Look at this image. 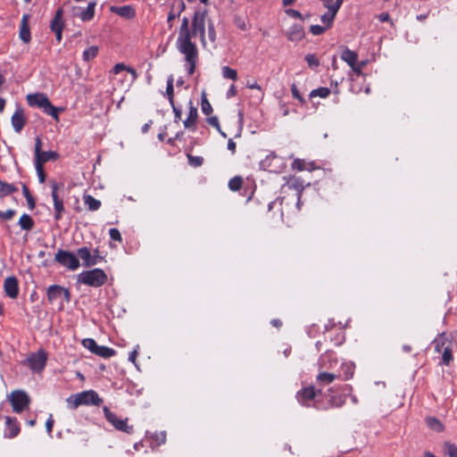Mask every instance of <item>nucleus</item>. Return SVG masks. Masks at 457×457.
Segmentation results:
<instances>
[{"label": "nucleus", "instance_id": "1", "mask_svg": "<svg viewBox=\"0 0 457 457\" xmlns=\"http://www.w3.org/2000/svg\"><path fill=\"white\" fill-rule=\"evenodd\" d=\"M322 395L320 389H316L313 386H304L296 393V399L299 403L305 407H313L322 409L321 403L317 399Z\"/></svg>", "mask_w": 457, "mask_h": 457}, {"label": "nucleus", "instance_id": "2", "mask_svg": "<svg viewBox=\"0 0 457 457\" xmlns=\"http://www.w3.org/2000/svg\"><path fill=\"white\" fill-rule=\"evenodd\" d=\"M108 280L106 273L101 269H93L82 271L78 275V283H81L93 287H99L104 285Z\"/></svg>", "mask_w": 457, "mask_h": 457}, {"label": "nucleus", "instance_id": "3", "mask_svg": "<svg viewBox=\"0 0 457 457\" xmlns=\"http://www.w3.org/2000/svg\"><path fill=\"white\" fill-rule=\"evenodd\" d=\"M352 387L348 385L343 386L340 390L335 387H330L326 394L328 398V406H322L324 410L328 408H340L346 401L347 392H351Z\"/></svg>", "mask_w": 457, "mask_h": 457}, {"label": "nucleus", "instance_id": "4", "mask_svg": "<svg viewBox=\"0 0 457 457\" xmlns=\"http://www.w3.org/2000/svg\"><path fill=\"white\" fill-rule=\"evenodd\" d=\"M47 358V353L40 349L36 353H31L24 361L23 364L27 365L33 372L40 373L46 365Z\"/></svg>", "mask_w": 457, "mask_h": 457}, {"label": "nucleus", "instance_id": "5", "mask_svg": "<svg viewBox=\"0 0 457 457\" xmlns=\"http://www.w3.org/2000/svg\"><path fill=\"white\" fill-rule=\"evenodd\" d=\"M54 261L71 270H77L80 265L79 260L75 253L62 249L57 251Z\"/></svg>", "mask_w": 457, "mask_h": 457}, {"label": "nucleus", "instance_id": "6", "mask_svg": "<svg viewBox=\"0 0 457 457\" xmlns=\"http://www.w3.org/2000/svg\"><path fill=\"white\" fill-rule=\"evenodd\" d=\"M206 11H195L192 19L191 37L200 36L203 44L205 43V15Z\"/></svg>", "mask_w": 457, "mask_h": 457}, {"label": "nucleus", "instance_id": "7", "mask_svg": "<svg viewBox=\"0 0 457 457\" xmlns=\"http://www.w3.org/2000/svg\"><path fill=\"white\" fill-rule=\"evenodd\" d=\"M10 402L14 412L20 413L29 407V396L21 390H15L10 395Z\"/></svg>", "mask_w": 457, "mask_h": 457}, {"label": "nucleus", "instance_id": "8", "mask_svg": "<svg viewBox=\"0 0 457 457\" xmlns=\"http://www.w3.org/2000/svg\"><path fill=\"white\" fill-rule=\"evenodd\" d=\"M82 345L91 353L103 358H110L115 355L114 349L104 345L100 346L93 338L83 339Z\"/></svg>", "mask_w": 457, "mask_h": 457}, {"label": "nucleus", "instance_id": "9", "mask_svg": "<svg viewBox=\"0 0 457 457\" xmlns=\"http://www.w3.org/2000/svg\"><path fill=\"white\" fill-rule=\"evenodd\" d=\"M104 413L105 419L118 430L131 434L133 432V427L127 424L128 419L120 420L117 418L115 413L110 411L107 406H104Z\"/></svg>", "mask_w": 457, "mask_h": 457}, {"label": "nucleus", "instance_id": "10", "mask_svg": "<svg viewBox=\"0 0 457 457\" xmlns=\"http://www.w3.org/2000/svg\"><path fill=\"white\" fill-rule=\"evenodd\" d=\"M195 46L191 41V31L189 29V21L187 17L182 19V23L179 28V37L177 39V46L185 47V46Z\"/></svg>", "mask_w": 457, "mask_h": 457}, {"label": "nucleus", "instance_id": "11", "mask_svg": "<svg viewBox=\"0 0 457 457\" xmlns=\"http://www.w3.org/2000/svg\"><path fill=\"white\" fill-rule=\"evenodd\" d=\"M179 51L185 55L186 61L188 62L187 71L192 75L195 71L198 51L196 46L179 47Z\"/></svg>", "mask_w": 457, "mask_h": 457}, {"label": "nucleus", "instance_id": "12", "mask_svg": "<svg viewBox=\"0 0 457 457\" xmlns=\"http://www.w3.org/2000/svg\"><path fill=\"white\" fill-rule=\"evenodd\" d=\"M52 198L54 201V219L59 220L62 219V213L64 211L63 201L60 198L58 195L59 187H62V183H57L55 181H52Z\"/></svg>", "mask_w": 457, "mask_h": 457}, {"label": "nucleus", "instance_id": "13", "mask_svg": "<svg viewBox=\"0 0 457 457\" xmlns=\"http://www.w3.org/2000/svg\"><path fill=\"white\" fill-rule=\"evenodd\" d=\"M63 10L59 8L54 14V19L50 23V29L55 33L56 40L61 42L62 37V29L64 28V22L62 21Z\"/></svg>", "mask_w": 457, "mask_h": 457}, {"label": "nucleus", "instance_id": "14", "mask_svg": "<svg viewBox=\"0 0 457 457\" xmlns=\"http://www.w3.org/2000/svg\"><path fill=\"white\" fill-rule=\"evenodd\" d=\"M12 126L15 132L20 133L24 128L27 119L22 107L18 106L11 118Z\"/></svg>", "mask_w": 457, "mask_h": 457}, {"label": "nucleus", "instance_id": "15", "mask_svg": "<svg viewBox=\"0 0 457 457\" xmlns=\"http://www.w3.org/2000/svg\"><path fill=\"white\" fill-rule=\"evenodd\" d=\"M29 20L30 15L29 13H25L23 14L21 21L19 37L21 40L25 44H28L31 41Z\"/></svg>", "mask_w": 457, "mask_h": 457}, {"label": "nucleus", "instance_id": "16", "mask_svg": "<svg viewBox=\"0 0 457 457\" xmlns=\"http://www.w3.org/2000/svg\"><path fill=\"white\" fill-rule=\"evenodd\" d=\"M96 4V2H91L85 10H82L80 7H74L72 10L73 16L79 17L83 21H89L93 20L95 16Z\"/></svg>", "mask_w": 457, "mask_h": 457}, {"label": "nucleus", "instance_id": "17", "mask_svg": "<svg viewBox=\"0 0 457 457\" xmlns=\"http://www.w3.org/2000/svg\"><path fill=\"white\" fill-rule=\"evenodd\" d=\"M4 292L7 296L14 299L19 295V282L16 277L11 276L5 278L4 283Z\"/></svg>", "mask_w": 457, "mask_h": 457}, {"label": "nucleus", "instance_id": "18", "mask_svg": "<svg viewBox=\"0 0 457 457\" xmlns=\"http://www.w3.org/2000/svg\"><path fill=\"white\" fill-rule=\"evenodd\" d=\"M82 405H96L99 406L103 400L99 397L98 394L94 390H88L79 393Z\"/></svg>", "mask_w": 457, "mask_h": 457}, {"label": "nucleus", "instance_id": "19", "mask_svg": "<svg viewBox=\"0 0 457 457\" xmlns=\"http://www.w3.org/2000/svg\"><path fill=\"white\" fill-rule=\"evenodd\" d=\"M27 101L30 106H37L42 110H44L50 103L48 97L43 93L28 95Z\"/></svg>", "mask_w": 457, "mask_h": 457}, {"label": "nucleus", "instance_id": "20", "mask_svg": "<svg viewBox=\"0 0 457 457\" xmlns=\"http://www.w3.org/2000/svg\"><path fill=\"white\" fill-rule=\"evenodd\" d=\"M6 430L4 436L8 438H13L20 433V424L16 418L5 417Z\"/></svg>", "mask_w": 457, "mask_h": 457}, {"label": "nucleus", "instance_id": "21", "mask_svg": "<svg viewBox=\"0 0 457 457\" xmlns=\"http://www.w3.org/2000/svg\"><path fill=\"white\" fill-rule=\"evenodd\" d=\"M286 186L288 188L295 189L297 192V207L300 208L301 197L304 189L303 181L297 177L292 176L287 181Z\"/></svg>", "mask_w": 457, "mask_h": 457}, {"label": "nucleus", "instance_id": "22", "mask_svg": "<svg viewBox=\"0 0 457 457\" xmlns=\"http://www.w3.org/2000/svg\"><path fill=\"white\" fill-rule=\"evenodd\" d=\"M186 4L183 0H175L170 5V11L168 14L167 22L170 27H172V21L179 17L180 13L185 10Z\"/></svg>", "mask_w": 457, "mask_h": 457}, {"label": "nucleus", "instance_id": "23", "mask_svg": "<svg viewBox=\"0 0 457 457\" xmlns=\"http://www.w3.org/2000/svg\"><path fill=\"white\" fill-rule=\"evenodd\" d=\"M288 40L292 42H299L305 37L303 27L300 24H294L286 33Z\"/></svg>", "mask_w": 457, "mask_h": 457}, {"label": "nucleus", "instance_id": "24", "mask_svg": "<svg viewBox=\"0 0 457 457\" xmlns=\"http://www.w3.org/2000/svg\"><path fill=\"white\" fill-rule=\"evenodd\" d=\"M110 11L122 18L133 19L136 16L135 9L131 5L111 6Z\"/></svg>", "mask_w": 457, "mask_h": 457}, {"label": "nucleus", "instance_id": "25", "mask_svg": "<svg viewBox=\"0 0 457 457\" xmlns=\"http://www.w3.org/2000/svg\"><path fill=\"white\" fill-rule=\"evenodd\" d=\"M77 254L83 261L82 265L84 267H92L96 265V260L92 257V253L90 248L87 246L80 247L77 250Z\"/></svg>", "mask_w": 457, "mask_h": 457}, {"label": "nucleus", "instance_id": "26", "mask_svg": "<svg viewBox=\"0 0 457 457\" xmlns=\"http://www.w3.org/2000/svg\"><path fill=\"white\" fill-rule=\"evenodd\" d=\"M59 158V154L54 151H41L40 154L35 156V164L43 165L50 161H56Z\"/></svg>", "mask_w": 457, "mask_h": 457}, {"label": "nucleus", "instance_id": "27", "mask_svg": "<svg viewBox=\"0 0 457 457\" xmlns=\"http://www.w3.org/2000/svg\"><path fill=\"white\" fill-rule=\"evenodd\" d=\"M320 363L321 368L332 369L334 366L337 364V360L335 353L331 351H327L320 356Z\"/></svg>", "mask_w": 457, "mask_h": 457}, {"label": "nucleus", "instance_id": "28", "mask_svg": "<svg viewBox=\"0 0 457 457\" xmlns=\"http://www.w3.org/2000/svg\"><path fill=\"white\" fill-rule=\"evenodd\" d=\"M341 58L348 63V65L356 72H360V69H357L355 67L356 65V62H357V58H358V54L348 49V48H345L342 54H341Z\"/></svg>", "mask_w": 457, "mask_h": 457}, {"label": "nucleus", "instance_id": "29", "mask_svg": "<svg viewBox=\"0 0 457 457\" xmlns=\"http://www.w3.org/2000/svg\"><path fill=\"white\" fill-rule=\"evenodd\" d=\"M198 117L197 108L193 105V103L189 102V112L187 118L184 120V126L186 129H195V125Z\"/></svg>", "mask_w": 457, "mask_h": 457}, {"label": "nucleus", "instance_id": "30", "mask_svg": "<svg viewBox=\"0 0 457 457\" xmlns=\"http://www.w3.org/2000/svg\"><path fill=\"white\" fill-rule=\"evenodd\" d=\"M435 351L437 353H440L442 349H445V347L449 344V345H452V342L449 339L448 336L445 332H443L439 334L432 342Z\"/></svg>", "mask_w": 457, "mask_h": 457}, {"label": "nucleus", "instance_id": "31", "mask_svg": "<svg viewBox=\"0 0 457 457\" xmlns=\"http://www.w3.org/2000/svg\"><path fill=\"white\" fill-rule=\"evenodd\" d=\"M338 376L330 372H320L317 377V382L321 386L331 384Z\"/></svg>", "mask_w": 457, "mask_h": 457}, {"label": "nucleus", "instance_id": "32", "mask_svg": "<svg viewBox=\"0 0 457 457\" xmlns=\"http://www.w3.org/2000/svg\"><path fill=\"white\" fill-rule=\"evenodd\" d=\"M61 290L62 287L59 285H52L47 288V299L51 303L62 297Z\"/></svg>", "mask_w": 457, "mask_h": 457}, {"label": "nucleus", "instance_id": "33", "mask_svg": "<svg viewBox=\"0 0 457 457\" xmlns=\"http://www.w3.org/2000/svg\"><path fill=\"white\" fill-rule=\"evenodd\" d=\"M83 200L85 204L87 206L88 211L95 212L97 211L101 207V202L96 198H94L90 195H84Z\"/></svg>", "mask_w": 457, "mask_h": 457}, {"label": "nucleus", "instance_id": "34", "mask_svg": "<svg viewBox=\"0 0 457 457\" xmlns=\"http://www.w3.org/2000/svg\"><path fill=\"white\" fill-rule=\"evenodd\" d=\"M18 224L21 226L22 229L27 231L31 230L35 226L33 219L30 217V215L26 213L21 216Z\"/></svg>", "mask_w": 457, "mask_h": 457}, {"label": "nucleus", "instance_id": "35", "mask_svg": "<svg viewBox=\"0 0 457 457\" xmlns=\"http://www.w3.org/2000/svg\"><path fill=\"white\" fill-rule=\"evenodd\" d=\"M17 190L18 188L14 185L0 180V198L9 195Z\"/></svg>", "mask_w": 457, "mask_h": 457}, {"label": "nucleus", "instance_id": "36", "mask_svg": "<svg viewBox=\"0 0 457 457\" xmlns=\"http://www.w3.org/2000/svg\"><path fill=\"white\" fill-rule=\"evenodd\" d=\"M426 423L430 429L436 432H442L444 430V425L436 417H428L426 419Z\"/></svg>", "mask_w": 457, "mask_h": 457}, {"label": "nucleus", "instance_id": "37", "mask_svg": "<svg viewBox=\"0 0 457 457\" xmlns=\"http://www.w3.org/2000/svg\"><path fill=\"white\" fill-rule=\"evenodd\" d=\"M63 108H58V107H55L54 106L51 102L48 104V105L43 110V112L45 113H46L47 115H50L52 116L55 121H59V113L61 112H63Z\"/></svg>", "mask_w": 457, "mask_h": 457}, {"label": "nucleus", "instance_id": "38", "mask_svg": "<svg viewBox=\"0 0 457 457\" xmlns=\"http://www.w3.org/2000/svg\"><path fill=\"white\" fill-rule=\"evenodd\" d=\"M22 194H23V195L25 196V198L27 200V204H28L29 209V210L35 209V207H36V201H35L33 195H31L29 187L25 184H22Z\"/></svg>", "mask_w": 457, "mask_h": 457}, {"label": "nucleus", "instance_id": "39", "mask_svg": "<svg viewBox=\"0 0 457 457\" xmlns=\"http://www.w3.org/2000/svg\"><path fill=\"white\" fill-rule=\"evenodd\" d=\"M165 95L167 96L170 105L174 104V87H173V76L170 75L167 79V87Z\"/></svg>", "mask_w": 457, "mask_h": 457}, {"label": "nucleus", "instance_id": "40", "mask_svg": "<svg viewBox=\"0 0 457 457\" xmlns=\"http://www.w3.org/2000/svg\"><path fill=\"white\" fill-rule=\"evenodd\" d=\"M337 12H333L332 10H328V12L321 15L320 20L325 24L327 29L332 27Z\"/></svg>", "mask_w": 457, "mask_h": 457}, {"label": "nucleus", "instance_id": "41", "mask_svg": "<svg viewBox=\"0 0 457 457\" xmlns=\"http://www.w3.org/2000/svg\"><path fill=\"white\" fill-rule=\"evenodd\" d=\"M201 107H202V112L205 115H210L212 112V107L206 97L205 92H203L202 96H201Z\"/></svg>", "mask_w": 457, "mask_h": 457}, {"label": "nucleus", "instance_id": "42", "mask_svg": "<svg viewBox=\"0 0 457 457\" xmlns=\"http://www.w3.org/2000/svg\"><path fill=\"white\" fill-rule=\"evenodd\" d=\"M453 350L452 346L449 344L445 347L442 354V363L448 366L450 362L453 361Z\"/></svg>", "mask_w": 457, "mask_h": 457}, {"label": "nucleus", "instance_id": "43", "mask_svg": "<svg viewBox=\"0 0 457 457\" xmlns=\"http://www.w3.org/2000/svg\"><path fill=\"white\" fill-rule=\"evenodd\" d=\"M68 407L71 410L77 409L81 404V399L79 396V393L76 395H71L69 398H67Z\"/></svg>", "mask_w": 457, "mask_h": 457}, {"label": "nucleus", "instance_id": "44", "mask_svg": "<svg viewBox=\"0 0 457 457\" xmlns=\"http://www.w3.org/2000/svg\"><path fill=\"white\" fill-rule=\"evenodd\" d=\"M444 453L449 457H457V446L454 444L445 442L444 444Z\"/></svg>", "mask_w": 457, "mask_h": 457}, {"label": "nucleus", "instance_id": "45", "mask_svg": "<svg viewBox=\"0 0 457 457\" xmlns=\"http://www.w3.org/2000/svg\"><path fill=\"white\" fill-rule=\"evenodd\" d=\"M98 54V47L96 46H90L83 52V59L87 62L94 59Z\"/></svg>", "mask_w": 457, "mask_h": 457}, {"label": "nucleus", "instance_id": "46", "mask_svg": "<svg viewBox=\"0 0 457 457\" xmlns=\"http://www.w3.org/2000/svg\"><path fill=\"white\" fill-rule=\"evenodd\" d=\"M222 75L225 79H229L234 81L237 79V71L228 66L222 67Z\"/></svg>", "mask_w": 457, "mask_h": 457}, {"label": "nucleus", "instance_id": "47", "mask_svg": "<svg viewBox=\"0 0 457 457\" xmlns=\"http://www.w3.org/2000/svg\"><path fill=\"white\" fill-rule=\"evenodd\" d=\"M329 94H330V89L328 87H321L312 90L310 93V97L320 96V97L325 98V97L328 96Z\"/></svg>", "mask_w": 457, "mask_h": 457}, {"label": "nucleus", "instance_id": "48", "mask_svg": "<svg viewBox=\"0 0 457 457\" xmlns=\"http://www.w3.org/2000/svg\"><path fill=\"white\" fill-rule=\"evenodd\" d=\"M243 179L241 177H234L228 181V187L232 191H237L242 187Z\"/></svg>", "mask_w": 457, "mask_h": 457}, {"label": "nucleus", "instance_id": "49", "mask_svg": "<svg viewBox=\"0 0 457 457\" xmlns=\"http://www.w3.org/2000/svg\"><path fill=\"white\" fill-rule=\"evenodd\" d=\"M233 22L241 30H246L247 29L246 21H245V17H243L241 15H238V14H236L234 16V18H233Z\"/></svg>", "mask_w": 457, "mask_h": 457}, {"label": "nucleus", "instance_id": "50", "mask_svg": "<svg viewBox=\"0 0 457 457\" xmlns=\"http://www.w3.org/2000/svg\"><path fill=\"white\" fill-rule=\"evenodd\" d=\"M342 370L344 371V379L345 380H347L349 378H351L353 375V370H354V367L353 364L351 363H344L342 365Z\"/></svg>", "mask_w": 457, "mask_h": 457}, {"label": "nucleus", "instance_id": "51", "mask_svg": "<svg viewBox=\"0 0 457 457\" xmlns=\"http://www.w3.org/2000/svg\"><path fill=\"white\" fill-rule=\"evenodd\" d=\"M304 59L311 68H316L320 65V61L315 54H308L305 55Z\"/></svg>", "mask_w": 457, "mask_h": 457}, {"label": "nucleus", "instance_id": "52", "mask_svg": "<svg viewBox=\"0 0 457 457\" xmlns=\"http://www.w3.org/2000/svg\"><path fill=\"white\" fill-rule=\"evenodd\" d=\"M187 156L189 164L194 167H199L204 163V158L201 156H194L189 154Z\"/></svg>", "mask_w": 457, "mask_h": 457}, {"label": "nucleus", "instance_id": "53", "mask_svg": "<svg viewBox=\"0 0 457 457\" xmlns=\"http://www.w3.org/2000/svg\"><path fill=\"white\" fill-rule=\"evenodd\" d=\"M328 29L324 26L312 25L310 27V32L314 36H320L323 34Z\"/></svg>", "mask_w": 457, "mask_h": 457}, {"label": "nucleus", "instance_id": "54", "mask_svg": "<svg viewBox=\"0 0 457 457\" xmlns=\"http://www.w3.org/2000/svg\"><path fill=\"white\" fill-rule=\"evenodd\" d=\"M291 92H292V96H293V97L295 99H297L301 104H304L305 103V100L301 96V94H300L299 90L297 89L295 84H292V86H291Z\"/></svg>", "mask_w": 457, "mask_h": 457}, {"label": "nucleus", "instance_id": "55", "mask_svg": "<svg viewBox=\"0 0 457 457\" xmlns=\"http://www.w3.org/2000/svg\"><path fill=\"white\" fill-rule=\"evenodd\" d=\"M35 167H36V170H37V176H38L39 182L40 183H44L46 181V173L44 171L43 165L35 164Z\"/></svg>", "mask_w": 457, "mask_h": 457}, {"label": "nucleus", "instance_id": "56", "mask_svg": "<svg viewBox=\"0 0 457 457\" xmlns=\"http://www.w3.org/2000/svg\"><path fill=\"white\" fill-rule=\"evenodd\" d=\"M109 235H110L111 239H112L114 241H118V242L122 241L121 235L118 228H111L109 230Z\"/></svg>", "mask_w": 457, "mask_h": 457}, {"label": "nucleus", "instance_id": "57", "mask_svg": "<svg viewBox=\"0 0 457 457\" xmlns=\"http://www.w3.org/2000/svg\"><path fill=\"white\" fill-rule=\"evenodd\" d=\"M285 12H286L288 16H290V17H292V18H294V19H299V20H302V21H303V20H304V17L303 16V14H302L299 11H297V10H295V9H287V10L285 11Z\"/></svg>", "mask_w": 457, "mask_h": 457}, {"label": "nucleus", "instance_id": "58", "mask_svg": "<svg viewBox=\"0 0 457 457\" xmlns=\"http://www.w3.org/2000/svg\"><path fill=\"white\" fill-rule=\"evenodd\" d=\"M305 162L304 160H302V159H295L293 162H292V168L294 170H303L305 169Z\"/></svg>", "mask_w": 457, "mask_h": 457}, {"label": "nucleus", "instance_id": "59", "mask_svg": "<svg viewBox=\"0 0 457 457\" xmlns=\"http://www.w3.org/2000/svg\"><path fill=\"white\" fill-rule=\"evenodd\" d=\"M208 37L212 42H214L216 39L215 28L212 21L208 23Z\"/></svg>", "mask_w": 457, "mask_h": 457}, {"label": "nucleus", "instance_id": "60", "mask_svg": "<svg viewBox=\"0 0 457 457\" xmlns=\"http://www.w3.org/2000/svg\"><path fill=\"white\" fill-rule=\"evenodd\" d=\"M206 121L209 125L217 129L218 131H220V126L218 117H216V116L208 117L206 119Z\"/></svg>", "mask_w": 457, "mask_h": 457}, {"label": "nucleus", "instance_id": "61", "mask_svg": "<svg viewBox=\"0 0 457 457\" xmlns=\"http://www.w3.org/2000/svg\"><path fill=\"white\" fill-rule=\"evenodd\" d=\"M343 1L344 0H336L334 4L331 3L330 4H326V8H328V10H332L333 12L337 13L338 10L340 9L343 4Z\"/></svg>", "mask_w": 457, "mask_h": 457}, {"label": "nucleus", "instance_id": "62", "mask_svg": "<svg viewBox=\"0 0 457 457\" xmlns=\"http://www.w3.org/2000/svg\"><path fill=\"white\" fill-rule=\"evenodd\" d=\"M15 213H16L15 211L12 210V209L7 210L5 212L0 211V219L11 220L15 215Z\"/></svg>", "mask_w": 457, "mask_h": 457}, {"label": "nucleus", "instance_id": "63", "mask_svg": "<svg viewBox=\"0 0 457 457\" xmlns=\"http://www.w3.org/2000/svg\"><path fill=\"white\" fill-rule=\"evenodd\" d=\"M42 151V140L40 137L35 138V156L40 154Z\"/></svg>", "mask_w": 457, "mask_h": 457}, {"label": "nucleus", "instance_id": "64", "mask_svg": "<svg viewBox=\"0 0 457 457\" xmlns=\"http://www.w3.org/2000/svg\"><path fill=\"white\" fill-rule=\"evenodd\" d=\"M92 257L96 260V264L104 260L98 248H95L92 253Z\"/></svg>", "mask_w": 457, "mask_h": 457}]
</instances>
